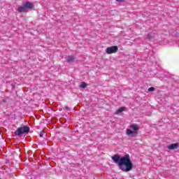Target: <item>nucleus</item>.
<instances>
[{
	"label": "nucleus",
	"instance_id": "1",
	"mask_svg": "<svg viewBox=\"0 0 179 179\" xmlns=\"http://www.w3.org/2000/svg\"><path fill=\"white\" fill-rule=\"evenodd\" d=\"M112 160L115 164H117L119 169L122 170V171H131L134 167V164H132V162H131L129 155L120 157V155H115L112 157Z\"/></svg>",
	"mask_w": 179,
	"mask_h": 179
},
{
	"label": "nucleus",
	"instance_id": "2",
	"mask_svg": "<svg viewBox=\"0 0 179 179\" xmlns=\"http://www.w3.org/2000/svg\"><path fill=\"white\" fill-rule=\"evenodd\" d=\"M30 132V127L27 126H24L19 127L15 131V135L16 136H20V135H23V134H29Z\"/></svg>",
	"mask_w": 179,
	"mask_h": 179
},
{
	"label": "nucleus",
	"instance_id": "3",
	"mask_svg": "<svg viewBox=\"0 0 179 179\" xmlns=\"http://www.w3.org/2000/svg\"><path fill=\"white\" fill-rule=\"evenodd\" d=\"M117 51H118V47L117 46H111L106 48L107 54H115Z\"/></svg>",
	"mask_w": 179,
	"mask_h": 179
},
{
	"label": "nucleus",
	"instance_id": "4",
	"mask_svg": "<svg viewBox=\"0 0 179 179\" xmlns=\"http://www.w3.org/2000/svg\"><path fill=\"white\" fill-rule=\"evenodd\" d=\"M127 135H128V136L134 137V136H136V135H138V132L135 131H132L129 129H127Z\"/></svg>",
	"mask_w": 179,
	"mask_h": 179
},
{
	"label": "nucleus",
	"instance_id": "5",
	"mask_svg": "<svg viewBox=\"0 0 179 179\" xmlns=\"http://www.w3.org/2000/svg\"><path fill=\"white\" fill-rule=\"evenodd\" d=\"M179 146L178 143H173L170 145L167 146V148L169 149V150H174V149H178Z\"/></svg>",
	"mask_w": 179,
	"mask_h": 179
},
{
	"label": "nucleus",
	"instance_id": "6",
	"mask_svg": "<svg viewBox=\"0 0 179 179\" xmlns=\"http://www.w3.org/2000/svg\"><path fill=\"white\" fill-rule=\"evenodd\" d=\"M25 8L27 9H33L34 8V5L33 3H30L29 1H27L24 3Z\"/></svg>",
	"mask_w": 179,
	"mask_h": 179
},
{
	"label": "nucleus",
	"instance_id": "7",
	"mask_svg": "<svg viewBox=\"0 0 179 179\" xmlns=\"http://www.w3.org/2000/svg\"><path fill=\"white\" fill-rule=\"evenodd\" d=\"M17 10L18 12H20V13H23L24 12H27V10L24 4H23L22 6H18Z\"/></svg>",
	"mask_w": 179,
	"mask_h": 179
},
{
	"label": "nucleus",
	"instance_id": "8",
	"mask_svg": "<svg viewBox=\"0 0 179 179\" xmlns=\"http://www.w3.org/2000/svg\"><path fill=\"white\" fill-rule=\"evenodd\" d=\"M130 128L134 129V131H139V126L138 124H131Z\"/></svg>",
	"mask_w": 179,
	"mask_h": 179
},
{
	"label": "nucleus",
	"instance_id": "9",
	"mask_svg": "<svg viewBox=\"0 0 179 179\" xmlns=\"http://www.w3.org/2000/svg\"><path fill=\"white\" fill-rule=\"evenodd\" d=\"M67 62H73V60L75 59V57L73 56H69L66 58Z\"/></svg>",
	"mask_w": 179,
	"mask_h": 179
},
{
	"label": "nucleus",
	"instance_id": "10",
	"mask_svg": "<svg viewBox=\"0 0 179 179\" xmlns=\"http://www.w3.org/2000/svg\"><path fill=\"white\" fill-rule=\"evenodd\" d=\"M153 37H155V33L154 32H151V33L148 34V40H152L153 38Z\"/></svg>",
	"mask_w": 179,
	"mask_h": 179
},
{
	"label": "nucleus",
	"instance_id": "11",
	"mask_svg": "<svg viewBox=\"0 0 179 179\" xmlns=\"http://www.w3.org/2000/svg\"><path fill=\"white\" fill-rule=\"evenodd\" d=\"M122 111H125V107H121L117 110H116V114H120L122 113Z\"/></svg>",
	"mask_w": 179,
	"mask_h": 179
},
{
	"label": "nucleus",
	"instance_id": "12",
	"mask_svg": "<svg viewBox=\"0 0 179 179\" xmlns=\"http://www.w3.org/2000/svg\"><path fill=\"white\" fill-rule=\"evenodd\" d=\"M86 86L87 85L85 84V83H82L81 85H80V87H81V89H85Z\"/></svg>",
	"mask_w": 179,
	"mask_h": 179
},
{
	"label": "nucleus",
	"instance_id": "13",
	"mask_svg": "<svg viewBox=\"0 0 179 179\" xmlns=\"http://www.w3.org/2000/svg\"><path fill=\"white\" fill-rule=\"evenodd\" d=\"M148 92H155V87H150L148 89Z\"/></svg>",
	"mask_w": 179,
	"mask_h": 179
},
{
	"label": "nucleus",
	"instance_id": "14",
	"mask_svg": "<svg viewBox=\"0 0 179 179\" xmlns=\"http://www.w3.org/2000/svg\"><path fill=\"white\" fill-rule=\"evenodd\" d=\"M44 135H45V132L42 131V132L40 133V136H41V138H43V136H44Z\"/></svg>",
	"mask_w": 179,
	"mask_h": 179
},
{
	"label": "nucleus",
	"instance_id": "15",
	"mask_svg": "<svg viewBox=\"0 0 179 179\" xmlns=\"http://www.w3.org/2000/svg\"><path fill=\"white\" fill-rule=\"evenodd\" d=\"M117 2H122L124 0H116Z\"/></svg>",
	"mask_w": 179,
	"mask_h": 179
},
{
	"label": "nucleus",
	"instance_id": "16",
	"mask_svg": "<svg viewBox=\"0 0 179 179\" xmlns=\"http://www.w3.org/2000/svg\"><path fill=\"white\" fill-rule=\"evenodd\" d=\"M65 108H66V110H68V106H65Z\"/></svg>",
	"mask_w": 179,
	"mask_h": 179
},
{
	"label": "nucleus",
	"instance_id": "17",
	"mask_svg": "<svg viewBox=\"0 0 179 179\" xmlns=\"http://www.w3.org/2000/svg\"><path fill=\"white\" fill-rule=\"evenodd\" d=\"M0 135H1V131H0Z\"/></svg>",
	"mask_w": 179,
	"mask_h": 179
}]
</instances>
